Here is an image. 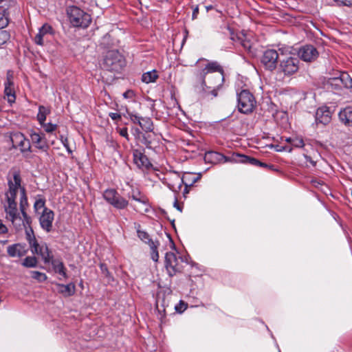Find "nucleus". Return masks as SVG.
<instances>
[{"mask_svg": "<svg viewBox=\"0 0 352 352\" xmlns=\"http://www.w3.org/2000/svg\"><path fill=\"white\" fill-rule=\"evenodd\" d=\"M12 177L8 178V190L5 192L3 208L6 219L10 221L16 231L25 230L26 239L30 245L32 240H36L31 227L32 218L27 214L28 206L26 190L21 186L22 179L19 170L12 171Z\"/></svg>", "mask_w": 352, "mask_h": 352, "instance_id": "f257e3e1", "label": "nucleus"}, {"mask_svg": "<svg viewBox=\"0 0 352 352\" xmlns=\"http://www.w3.org/2000/svg\"><path fill=\"white\" fill-rule=\"evenodd\" d=\"M197 81L205 91L210 90L211 94L216 97L217 91L224 82V72L222 67L216 61L207 63L204 67L195 72Z\"/></svg>", "mask_w": 352, "mask_h": 352, "instance_id": "f03ea898", "label": "nucleus"}, {"mask_svg": "<svg viewBox=\"0 0 352 352\" xmlns=\"http://www.w3.org/2000/svg\"><path fill=\"white\" fill-rule=\"evenodd\" d=\"M300 61L298 58L291 55H282L276 69L277 78L284 80L293 76L299 69Z\"/></svg>", "mask_w": 352, "mask_h": 352, "instance_id": "7ed1b4c3", "label": "nucleus"}, {"mask_svg": "<svg viewBox=\"0 0 352 352\" xmlns=\"http://www.w3.org/2000/svg\"><path fill=\"white\" fill-rule=\"evenodd\" d=\"M126 65L123 55L117 50H109L104 56L103 67L111 72H120Z\"/></svg>", "mask_w": 352, "mask_h": 352, "instance_id": "20e7f679", "label": "nucleus"}, {"mask_svg": "<svg viewBox=\"0 0 352 352\" xmlns=\"http://www.w3.org/2000/svg\"><path fill=\"white\" fill-rule=\"evenodd\" d=\"M237 102L239 111L244 114L252 113L256 104L254 95L248 89H243L237 94Z\"/></svg>", "mask_w": 352, "mask_h": 352, "instance_id": "39448f33", "label": "nucleus"}, {"mask_svg": "<svg viewBox=\"0 0 352 352\" xmlns=\"http://www.w3.org/2000/svg\"><path fill=\"white\" fill-rule=\"evenodd\" d=\"M70 23L76 27L87 28L91 21V16L76 6H72L67 10Z\"/></svg>", "mask_w": 352, "mask_h": 352, "instance_id": "423d86ee", "label": "nucleus"}, {"mask_svg": "<svg viewBox=\"0 0 352 352\" xmlns=\"http://www.w3.org/2000/svg\"><path fill=\"white\" fill-rule=\"evenodd\" d=\"M183 258L177 256L172 252H166L165 255V267L170 276L182 272Z\"/></svg>", "mask_w": 352, "mask_h": 352, "instance_id": "0eeeda50", "label": "nucleus"}, {"mask_svg": "<svg viewBox=\"0 0 352 352\" xmlns=\"http://www.w3.org/2000/svg\"><path fill=\"white\" fill-rule=\"evenodd\" d=\"M103 197L107 202L117 209H124L129 205V201L124 197H121L116 190L113 188H108L105 190L103 192Z\"/></svg>", "mask_w": 352, "mask_h": 352, "instance_id": "6e6552de", "label": "nucleus"}, {"mask_svg": "<svg viewBox=\"0 0 352 352\" xmlns=\"http://www.w3.org/2000/svg\"><path fill=\"white\" fill-rule=\"evenodd\" d=\"M280 58V56L276 50L269 49L263 52L261 61L266 69L276 71Z\"/></svg>", "mask_w": 352, "mask_h": 352, "instance_id": "1a4fd4ad", "label": "nucleus"}, {"mask_svg": "<svg viewBox=\"0 0 352 352\" xmlns=\"http://www.w3.org/2000/svg\"><path fill=\"white\" fill-rule=\"evenodd\" d=\"M232 160H234L235 163L248 164L254 166H259L273 171L277 170V169L273 164H267L265 162L259 161L258 160L254 157H252L250 156L245 155L237 153H233Z\"/></svg>", "mask_w": 352, "mask_h": 352, "instance_id": "9d476101", "label": "nucleus"}, {"mask_svg": "<svg viewBox=\"0 0 352 352\" xmlns=\"http://www.w3.org/2000/svg\"><path fill=\"white\" fill-rule=\"evenodd\" d=\"M10 140L14 148H19L20 151L25 155L31 152L30 140L20 132L13 133L10 135Z\"/></svg>", "mask_w": 352, "mask_h": 352, "instance_id": "9b49d317", "label": "nucleus"}, {"mask_svg": "<svg viewBox=\"0 0 352 352\" xmlns=\"http://www.w3.org/2000/svg\"><path fill=\"white\" fill-rule=\"evenodd\" d=\"M30 249L32 254H36L41 256L45 263H50L53 256L50 251L46 243H38L37 240H32L30 242Z\"/></svg>", "mask_w": 352, "mask_h": 352, "instance_id": "f8f14e48", "label": "nucleus"}, {"mask_svg": "<svg viewBox=\"0 0 352 352\" xmlns=\"http://www.w3.org/2000/svg\"><path fill=\"white\" fill-rule=\"evenodd\" d=\"M298 56L302 60L311 63L317 59L319 52L314 45H305L298 50Z\"/></svg>", "mask_w": 352, "mask_h": 352, "instance_id": "ddd939ff", "label": "nucleus"}, {"mask_svg": "<svg viewBox=\"0 0 352 352\" xmlns=\"http://www.w3.org/2000/svg\"><path fill=\"white\" fill-rule=\"evenodd\" d=\"M163 183L175 192H179L183 185V181L180 174L175 171L168 174L166 177H164Z\"/></svg>", "mask_w": 352, "mask_h": 352, "instance_id": "4468645a", "label": "nucleus"}, {"mask_svg": "<svg viewBox=\"0 0 352 352\" xmlns=\"http://www.w3.org/2000/svg\"><path fill=\"white\" fill-rule=\"evenodd\" d=\"M232 157L233 154L230 157H226L219 152L210 151H207L205 153L204 161L206 163H209L212 164H217L227 162H234V161L232 160Z\"/></svg>", "mask_w": 352, "mask_h": 352, "instance_id": "2eb2a0df", "label": "nucleus"}, {"mask_svg": "<svg viewBox=\"0 0 352 352\" xmlns=\"http://www.w3.org/2000/svg\"><path fill=\"white\" fill-rule=\"evenodd\" d=\"M54 219V212L50 208H44L39 217V223L42 229L47 232H51Z\"/></svg>", "mask_w": 352, "mask_h": 352, "instance_id": "dca6fc26", "label": "nucleus"}, {"mask_svg": "<svg viewBox=\"0 0 352 352\" xmlns=\"http://www.w3.org/2000/svg\"><path fill=\"white\" fill-rule=\"evenodd\" d=\"M144 151V149H134L133 151V162L139 168L148 170L152 166V164Z\"/></svg>", "mask_w": 352, "mask_h": 352, "instance_id": "f3484780", "label": "nucleus"}, {"mask_svg": "<svg viewBox=\"0 0 352 352\" xmlns=\"http://www.w3.org/2000/svg\"><path fill=\"white\" fill-rule=\"evenodd\" d=\"M129 197L142 204L140 208H138L136 209L137 211L140 212H146L149 210L150 206L148 203V199L138 189H132Z\"/></svg>", "mask_w": 352, "mask_h": 352, "instance_id": "a211bd4d", "label": "nucleus"}, {"mask_svg": "<svg viewBox=\"0 0 352 352\" xmlns=\"http://www.w3.org/2000/svg\"><path fill=\"white\" fill-rule=\"evenodd\" d=\"M30 135L32 143L38 149L45 152L49 149V145L44 133L32 131Z\"/></svg>", "mask_w": 352, "mask_h": 352, "instance_id": "6ab92c4d", "label": "nucleus"}, {"mask_svg": "<svg viewBox=\"0 0 352 352\" xmlns=\"http://www.w3.org/2000/svg\"><path fill=\"white\" fill-rule=\"evenodd\" d=\"M331 120V113L329 108L323 107L318 108L316 113V120L318 123L327 124Z\"/></svg>", "mask_w": 352, "mask_h": 352, "instance_id": "aec40b11", "label": "nucleus"}, {"mask_svg": "<svg viewBox=\"0 0 352 352\" xmlns=\"http://www.w3.org/2000/svg\"><path fill=\"white\" fill-rule=\"evenodd\" d=\"M7 252L10 257L21 258L27 253V250L25 245L15 243L8 247Z\"/></svg>", "mask_w": 352, "mask_h": 352, "instance_id": "412c9836", "label": "nucleus"}, {"mask_svg": "<svg viewBox=\"0 0 352 352\" xmlns=\"http://www.w3.org/2000/svg\"><path fill=\"white\" fill-rule=\"evenodd\" d=\"M338 117L340 122L346 126H352V107H347L342 109Z\"/></svg>", "mask_w": 352, "mask_h": 352, "instance_id": "4be33fe9", "label": "nucleus"}, {"mask_svg": "<svg viewBox=\"0 0 352 352\" xmlns=\"http://www.w3.org/2000/svg\"><path fill=\"white\" fill-rule=\"evenodd\" d=\"M331 80V83L336 85H340V83L347 89H352V78L346 72H342L339 78H332Z\"/></svg>", "mask_w": 352, "mask_h": 352, "instance_id": "5701e85b", "label": "nucleus"}, {"mask_svg": "<svg viewBox=\"0 0 352 352\" xmlns=\"http://www.w3.org/2000/svg\"><path fill=\"white\" fill-rule=\"evenodd\" d=\"M47 34H52V28L48 24H44L38 30V34L35 36L34 41L37 45H43V38Z\"/></svg>", "mask_w": 352, "mask_h": 352, "instance_id": "b1692460", "label": "nucleus"}, {"mask_svg": "<svg viewBox=\"0 0 352 352\" xmlns=\"http://www.w3.org/2000/svg\"><path fill=\"white\" fill-rule=\"evenodd\" d=\"M201 174L192 173H185L181 178L183 181V185L186 186H192L195 183L201 179Z\"/></svg>", "mask_w": 352, "mask_h": 352, "instance_id": "393cba45", "label": "nucleus"}, {"mask_svg": "<svg viewBox=\"0 0 352 352\" xmlns=\"http://www.w3.org/2000/svg\"><path fill=\"white\" fill-rule=\"evenodd\" d=\"M4 94L7 97L9 103L12 104L15 102L16 94L14 89V85L4 83Z\"/></svg>", "mask_w": 352, "mask_h": 352, "instance_id": "a878e982", "label": "nucleus"}, {"mask_svg": "<svg viewBox=\"0 0 352 352\" xmlns=\"http://www.w3.org/2000/svg\"><path fill=\"white\" fill-rule=\"evenodd\" d=\"M50 263H52L55 272L63 276V278H67V275L66 273V268L65 267L63 262H61L58 260H54L52 258Z\"/></svg>", "mask_w": 352, "mask_h": 352, "instance_id": "bb28decb", "label": "nucleus"}, {"mask_svg": "<svg viewBox=\"0 0 352 352\" xmlns=\"http://www.w3.org/2000/svg\"><path fill=\"white\" fill-rule=\"evenodd\" d=\"M57 285L59 287L58 292L65 296H71L75 292V285L74 283L67 285L58 284Z\"/></svg>", "mask_w": 352, "mask_h": 352, "instance_id": "cd10ccee", "label": "nucleus"}, {"mask_svg": "<svg viewBox=\"0 0 352 352\" xmlns=\"http://www.w3.org/2000/svg\"><path fill=\"white\" fill-rule=\"evenodd\" d=\"M238 40L239 41L241 45L243 47L247 50L250 54H253L254 53L253 50V43L247 37L245 34H242L238 37Z\"/></svg>", "mask_w": 352, "mask_h": 352, "instance_id": "c85d7f7f", "label": "nucleus"}, {"mask_svg": "<svg viewBox=\"0 0 352 352\" xmlns=\"http://www.w3.org/2000/svg\"><path fill=\"white\" fill-rule=\"evenodd\" d=\"M50 113V110L45 107L41 105L38 107V112L37 114V120L38 121L41 125H43L45 122L46 117L48 114Z\"/></svg>", "mask_w": 352, "mask_h": 352, "instance_id": "c756f323", "label": "nucleus"}, {"mask_svg": "<svg viewBox=\"0 0 352 352\" xmlns=\"http://www.w3.org/2000/svg\"><path fill=\"white\" fill-rule=\"evenodd\" d=\"M157 78H158V75L157 74L156 70H153L151 72L144 73L142 76V82L147 83V84L155 82V80Z\"/></svg>", "mask_w": 352, "mask_h": 352, "instance_id": "7c9ffc66", "label": "nucleus"}, {"mask_svg": "<svg viewBox=\"0 0 352 352\" xmlns=\"http://www.w3.org/2000/svg\"><path fill=\"white\" fill-rule=\"evenodd\" d=\"M160 245V243L157 241H149L148 245L151 249V258L154 261H157L159 259V254H158V246Z\"/></svg>", "mask_w": 352, "mask_h": 352, "instance_id": "2f4dec72", "label": "nucleus"}, {"mask_svg": "<svg viewBox=\"0 0 352 352\" xmlns=\"http://www.w3.org/2000/svg\"><path fill=\"white\" fill-rule=\"evenodd\" d=\"M140 126L146 131H152L153 130V124L151 118L142 117L139 122Z\"/></svg>", "mask_w": 352, "mask_h": 352, "instance_id": "473e14b6", "label": "nucleus"}, {"mask_svg": "<svg viewBox=\"0 0 352 352\" xmlns=\"http://www.w3.org/2000/svg\"><path fill=\"white\" fill-rule=\"evenodd\" d=\"M37 258L35 256H27L23 261V265L26 267H34L37 265Z\"/></svg>", "mask_w": 352, "mask_h": 352, "instance_id": "72a5a7b5", "label": "nucleus"}, {"mask_svg": "<svg viewBox=\"0 0 352 352\" xmlns=\"http://www.w3.org/2000/svg\"><path fill=\"white\" fill-rule=\"evenodd\" d=\"M32 278L38 280L40 283H43L47 280V276L45 273L40 272L38 271H32L31 272Z\"/></svg>", "mask_w": 352, "mask_h": 352, "instance_id": "f704fd0d", "label": "nucleus"}, {"mask_svg": "<svg viewBox=\"0 0 352 352\" xmlns=\"http://www.w3.org/2000/svg\"><path fill=\"white\" fill-rule=\"evenodd\" d=\"M137 232H138V237L140 239V240H142L145 243H147L148 245L149 241H153L150 238L149 234L146 232H145L144 230H141L140 229H138Z\"/></svg>", "mask_w": 352, "mask_h": 352, "instance_id": "c9c22d12", "label": "nucleus"}, {"mask_svg": "<svg viewBox=\"0 0 352 352\" xmlns=\"http://www.w3.org/2000/svg\"><path fill=\"white\" fill-rule=\"evenodd\" d=\"M8 15L6 9H4L3 15L0 16V30H3L8 25L9 19Z\"/></svg>", "mask_w": 352, "mask_h": 352, "instance_id": "e433bc0d", "label": "nucleus"}, {"mask_svg": "<svg viewBox=\"0 0 352 352\" xmlns=\"http://www.w3.org/2000/svg\"><path fill=\"white\" fill-rule=\"evenodd\" d=\"M44 208H47L45 207V199H38L36 200V201L34 202V209L35 212H38V210L41 209H43V210Z\"/></svg>", "mask_w": 352, "mask_h": 352, "instance_id": "4c0bfd02", "label": "nucleus"}, {"mask_svg": "<svg viewBox=\"0 0 352 352\" xmlns=\"http://www.w3.org/2000/svg\"><path fill=\"white\" fill-rule=\"evenodd\" d=\"M304 141L302 138L296 136L292 138V146L296 148H302L304 146Z\"/></svg>", "mask_w": 352, "mask_h": 352, "instance_id": "58836bf2", "label": "nucleus"}, {"mask_svg": "<svg viewBox=\"0 0 352 352\" xmlns=\"http://www.w3.org/2000/svg\"><path fill=\"white\" fill-rule=\"evenodd\" d=\"M42 127H43L44 130L47 133H52L54 131L56 130L58 126L55 124H52L51 122L45 123L44 122L43 125H41Z\"/></svg>", "mask_w": 352, "mask_h": 352, "instance_id": "ea45409f", "label": "nucleus"}, {"mask_svg": "<svg viewBox=\"0 0 352 352\" xmlns=\"http://www.w3.org/2000/svg\"><path fill=\"white\" fill-rule=\"evenodd\" d=\"M339 6H352V0H333Z\"/></svg>", "mask_w": 352, "mask_h": 352, "instance_id": "a19ab883", "label": "nucleus"}, {"mask_svg": "<svg viewBox=\"0 0 352 352\" xmlns=\"http://www.w3.org/2000/svg\"><path fill=\"white\" fill-rule=\"evenodd\" d=\"M111 40V36L109 34H105L100 41V45H102L104 48L109 47V42Z\"/></svg>", "mask_w": 352, "mask_h": 352, "instance_id": "79ce46f5", "label": "nucleus"}, {"mask_svg": "<svg viewBox=\"0 0 352 352\" xmlns=\"http://www.w3.org/2000/svg\"><path fill=\"white\" fill-rule=\"evenodd\" d=\"M4 83L13 84L14 83V72L12 70H8L6 74V80Z\"/></svg>", "mask_w": 352, "mask_h": 352, "instance_id": "37998d69", "label": "nucleus"}, {"mask_svg": "<svg viewBox=\"0 0 352 352\" xmlns=\"http://www.w3.org/2000/svg\"><path fill=\"white\" fill-rule=\"evenodd\" d=\"M187 308V304L183 301H180L178 305L175 306V310L179 313H182Z\"/></svg>", "mask_w": 352, "mask_h": 352, "instance_id": "c03bdc74", "label": "nucleus"}, {"mask_svg": "<svg viewBox=\"0 0 352 352\" xmlns=\"http://www.w3.org/2000/svg\"><path fill=\"white\" fill-rule=\"evenodd\" d=\"M100 268L102 272V273L107 277V278H111L110 272L108 270L107 266L104 263H101L100 265Z\"/></svg>", "mask_w": 352, "mask_h": 352, "instance_id": "a18cd8bd", "label": "nucleus"}, {"mask_svg": "<svg viewBox=\"0 0 352 352\" xmlns=\"http://www.w3.org/2000/svg\"><path fill=\"white\" fill-rule=\"evenodd\" d=\"M128 114H129V116L131 120L133 123H137L139 124V122H140L142 117L135 115L133 113H130V112H128Z\"/></svg>", "mask_w": 352, "mask_h": 352, "instance_id": "49530a36", "label": "nucleus"}, {"mask_svg": "<svg viewBox=\"0 0 352 352\" xmlns=\"http://www.w3.org/2000/svg\"><path fill=\"white\" fill-rule=\"evenodd\" d=\"M123 97L126 99H133L135 97V92L131 89H128L123 94Z\"/></svg>", "mask_w": 352, "mask_h": 352, "instance_id": "de8ad7c7", "label": "nucleus"}, {"mask_svg": "<svg viewBox=\"0 0 352 352\" xmlns=\"http://www.w3.org/2000/svg\"><path fill=\"white\" fill-rule=\"evenodd\" d=\"M118 132L121 136L125 138L127 140H129L127 128L124 127V128L120 129Z\"/></svg>", "mask_w": 352, "mask_h": 352, "instance_id": "09e8293b", "label": "nucleus"}, {"mask_svg": "<svg viewBox=\"0 0 352 352\" xmlns=\"http://www.w3.org/2000/svg\"><path fill=\"white\" fill-rule=\"evenodd\" d=\"M109 116L114 121H119L121 120V115L117 113L111 112L109 113Z\"/></svg>", "mask_w": 352, "mask_h": 352, "instance_id": "8fccbe9b", "label": "nucleus"}, {"mask_svg": "<svg viewBox=\"0 0 352 352\" xmlns=\"http://www.w3.org/2000/svg\"><path fill=\"white\" fill-rule=\"evenodd\" d=\"M61 141H62V142L63 144V146L66 148L67 152L69 153H72V151L71 150V148H70V147L69 146L67 138H63L62 137Z\"/></svg>", "mask_w": 352, "mask_h": 352, "instance_id": "3c124183", "label": "nucleus"}, {"mask_svg": "<svg viewBox=\"0 0 352 352\" xmlns=\"http://www.w3.org/2000/svg\"><path fill=\"white\" fill-rule=\"evenodd\" d=\"M8 228L6 225H4L2 222V220L0 219V234H6L8 232Z\"/></svg>", "mask_w": 352, "mask_h": 352, "instance_id": "603ef678", "label": "nucleus"}, {"mask_svg": "<svg viewBox=\"0 0 352 352\" xmlns=\"http://www.w3.org/2000/svg\"><path fill=\"white\" fill-rule=\"evenodd\" d=\"M275 150L276 151H278V152H280V151H288L289 152L292 151V148H288V147L283 146H279V145H276L275 146Z\"/></svg>", "mask_w": 352, "mask_h": 352, "instance_id": "864d4df0", "label": "nucleus"}, {"mask_svg": "<svg viewBox=\"0 0 352 352\" xmlns=\"http://www.w3.org/2000/svg\"><path fill=\"white\" fill-rule=\"evenodd\" d=\"M304 157L306 159L307 162H309L313 166L316 165V162L314 161L310 156L307 154L303 155Z\"/></svg>", "mask_w": 352, "mask_h": 352, "instance_id": "5fc2aeb1", "label": "nucleus"}, {"mask_svg": "<svg viewBox=\"0 0 352 352\" xmlns=\"http://www.w3.org/2000/svg\"><path fill=\"white\" fill-rule=\"evenodd\" d=\"M142 144L146 146V148H151V142L148 140V138L144 137L142 141Z\"/></svg>", "mask_w": 352, "mask_h": 352, "instance_id": "6e6d98bb", "label": "nucleus"}, {"mask_svg": "<svg viewBox=\"0 0 352 352\" xmlns=\"http://www.w3.org/2000/svg\"><path fill=\"white\" fill-rule=\"evenodd\" d=\"M198 14H199V8H198V6H197L195 8H193L192 15V19H197Z\"/></svg>", "mask_w": 352, "mask_h": 352, "instance_id": "4d7b16f0", "label": "nucleus"}, {"mask_svg": "<svg viewBox=\"0 0 352 352\" xmlns=\"http://www.w3.org/2000/svg\"><path fill=\"white\" fill-rule=\"evenodd\" d=\"M174 207H175L179 211H182V207L179 204L177 198L175 199V201L174 202Z\"/></svg>", "mask_w": 352, "mask_h": 352, "instance_id": "13d9d810", "label": "nucleus"}, {"mask_svg": "<svg viewBox=\"0 0 352 352\" xmlns=\"http://www.w3.org/2000/svg\"><path fill=\"white\" fill-rule=\"evenodd\" d=\"M4 2H9V3H14V0H0V6L1 7L3 8L6 6V4L2 5Z\"/></svg>", "mask_w": 352, "mask_h": 352, "instance_id": "bf43d9fd", "label": "nucleus"}, {"mask_svg": "<svg viewBox=\"0 0 352 352\" xmlns=\"http://www.w3.org/2000/svg\"><path fill=\"white\" fill-rule=\"evenodd\" d=\"M184 191H183V195L184 197L186 198V195L189 192V190H188V188H190V186H184Z\"/></svg>", "mask_w": 352, "mask_h": 352, "instance_id": "052dcab7", "label": "nucleus"}, {"mask_svg": "<svg viewBox=\"0 0 352 352\" xmlns=\"http://www.w3.org/2000/svg\"><path fill=\"white\" fill-rule=\"evenodd\" d=\"M206 81H208V80H211L212 82L215 81L214 78H210V75H206Z\"/></svg>", "mask_w": 352, "mask_h": 352, "instance_id": "680f3d73", "label": "nucleus"}, {"mask_svg": "<svg viewBox=\"0 0 352 352\" xmlns=\"http://www.w3.org/2000/svg\"><path fill=\"white\" fill-rule=\"evenodd\" d=\"M292 138H286V142H289V144H292Z\"/></svg>", "mask_w": 352, "mask_h": 352, "instance_id": "e2e57ef3", "label": "nucleus"}, {"mask_svg": "<svg viewBox=\"0 0 352 352\" xmlns=\"http://www.w3.org/2000/svg\"><path fill=\"white\" fill-rule=\"evenodd\" d=\"M206 10L207 11L209 10H211L212 8V6H206Z\"/></svg>", "mask_w": 352, "mask_h": 352, "instance_id": "0e129e2a", "label": "nucleus"}]
</instances>
